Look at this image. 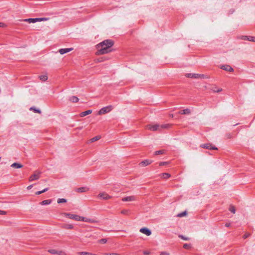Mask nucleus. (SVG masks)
<instances>
[{
    "label": "nucleus",
    "mask_w": 255,
    "mask_h": 255,
    "mask_svg": "<svg viewBox=\"0 0 255 255\" xmlns=\"http://www.w3.org/2000/svg\"><path fill=\"white\" fill-rule=\"evenodd\" d=\"M179 113L182 115L189 114L190 113V110L188 109H184L181 111Z\"/></svg>",
    "instance_id": "obj_25"
},
{
    "label": "nucleus",
    "mask_w": 255,
    "mask_h": 255,
    "mask_svg": "<svg viewBox=\"0 0 255 255\" xmlns=\"http://www.w3.org/2000/svg\"><path fill=\"white\" fill-rule=\"evenodd\" d=\"M179 238H180L181 239H183V240H185V241H188L189 240V238H188V237H185L182 235H180L179 236Z\"/></svg>",
    "instance_id": "obj_38"
},
{
    "label": "nucleus",
    "mask_w": 255,
    "mask_h": 255,
    "mask_svg": "<svg viewBox=\"0 0 255 255\" xmlns=\"http://www.w3.org/2000/svg\"><path fill=\"white\" fill-rule=\"evenodd\" d=\"M30 110H33V111L35 112V113H41V111L40 110H39V109H36L34 108H33V107H31L30 108Z\"/></svg>",
    "instance_id": "obj_34"
},
{
    "label": "nucleus",
    "mask_w": 255,
    "mask_h": 255,
    "mask_svg": "<svg viewBox=\"0 0 255 255\" xmlns=\"http://www.w3.org/2000/svg\"><path fill=\"white\" fill-rule=\"evenodd\" d=\"M32 187H33V185H30L28 186L27 188L28 190H30L32 188Z\"/></svg>",
    "instance_id": "obj_50"
},
{
    "label": "nucleus",
    "mask_w": 255,
    "mask_h": 255,
    "mask_svg": "<svg viewBox=\"0 0 255 255\" xmlns=\"http://www.w3.org/2000/svg\"><path fill=\"white\" fill-rule=\"evenodd\" d=\"M67 200L63 198H59L57 200V203L60 204L62 203H65L66 202Z\"/></svg>",
    "instance_id": "obj_31"
},
{
    "label": "nucleus",
    "mask_w": 255,
    "mask_h": 255,
    "mask_svg": "<svg viewBox=\"0 0 255 255\" xmlns=\"http://www.w3.org/2000/svg\"><path fill=\"white\" fill-rule=\"evenodd\" d=\"M139 231L147 236H149L151 234V231L146 228H142L140 229Z\"/></svg>",
    "instance_id": "obj_10"
},
{
    "label": "nucleus",
    "mask_w": 255,
    "mask_h": 255,
    "mask_svg": "<svg viewBox=\"0 0 255 255\" xmlns=\"http://www.w3.org/2000/svg\"><path fill=\"white\" fill-rule=\"evenodd\" d=\"M81 218H82L81 216H80L77 215L71 214L70 219H73V220L77 221H81Z\"/></svg>",
    "instance_id": "obj_15"
},
{
    "label": "nucleus",
    "mask_w": 255,
    "mask_h": 255,
    "mask_svg": "<svg viewBox=\"0 0 255 255\" xmlns=\"http://www.w3.org/2000/svg\"><path fill=\"white\" fill-rule=\"evenodd\" d=\"M184 248L185 249H189L191 247L190 244H185L183 246Z\"/></svg>",
    "instance_id": "obj_41"
},
{
    "label": "nucleus",
    "mask_w": 255,
    "mask_h": 255,
    "mask_svg": "<svg viewBox=\"0 0 255 255\" xmlns=\"http://www.w3.org/2000/svg\"><path fill=\"white\" fill-rule=\"evenodd\" d=\"M112 110V107L109 106L102 108L98 112L99 115H103L110 112Z\"/></svg>",
    "instance_id": "obj_4"
},
{
    "label": "nucleus",
    "mask_w": 255,
    "mask_h": 255,
    "mask_svg": "<svg viewBox=\"0 0 255 255\" xmlns=\"http://www.w3.org/2000/svg\"><path fill=\"white\" fill-rule=\"evenodd\" d=\"M160 255H169V254L167 252H163L161 253Z\"/></svg>",
    "instance_id": "obj_46"
},
{
    "label": "nucleus",
    "mask_w": 255,
    "mask_h": 255,
    "mask_svg": "<svg viewBox=\"0 0 255 255\" xmlns=\"http://www.w3.org/2000/svg\"><path fill=\"white\" fill-rule=\"evenodd\" d=\"M129 211L128 210H123L121 211V213L124 215H128Z\"/></svg>",
    "instance_id": "obj_32"
},
{
    "label": "nucleus",
    "mask_w": 255,
    "mask_h": 255,
    "mask_svg": "<svg viewBox=\"0 0 255 255\" xmlns=\"http://www.w3.org/2000/svg\"><path fill=\"white\" fill-rule=\"evenodd\" d=\"M98 196L104 200H107L112 198L111 196L109 195L108 194L105 192L100 193Z\"/></svg>",
    "instance_id": "obj_9"
},
{
    "label": "nucleus",
    "mask_w": 255,
    "mask_h": 255,
    "mask_svg": "<svg viewBox=\"0 0 255 255\" xmlns=\"http://www.w3.org/2000/svg\"><path fill=\"white\" fill-rule=\"evenodd\" d=\"M81 221L88 222V223H94L98 222L97 221H96L95 220H94L92 219H90V218H85L84 217H82Z\"/></svg>",
    "instance_id": "obj_12"
},
{
    "label": "nucleus",
    "mask_w": 255,
    "mask_h": 255,
    "mask_svg": "<svg viewBox=\"0 0 255 255\" xmlns=\"http://www.w3.org/2000/svg\"><path fill=\"white\" fill-rule=\"evenodd\" d=\"M63 215H64L65 217H68V218L70 219L71 214V213H63Z\"/></svg>",
    "instance_id": "obj_40"
},
{
    "label": "nucleus",
    "mask_w": 255,
    "mask_h": 255,
    "mask_svg": "<svg viewBox=\"0 0 255 255\" xmlns=\"http://www.w3.org/2000/svg\"><path fill=\"white\" fill-rule=\"evenodd\" d=\"M152 163V161L151 160H143L142 161H141L140 163V165L142 166H147L149 164H150V163Z\"/></svg>",
    "instance_id": "obj_18"
},
{
    "label": "nucleus",
    "mask_w": 255,
    "mask_h": 255,
    "mask_svg": "<svg viewBox=\"0 0 255 255\" xmlns=\"http://www.w3.org/2000/svg\"><path fill=\"white\" fill-rule=\"evenodd\" d=\"M92 112V111L91 110H87V111H86L85 112H82L81 114H80V117H85L88 115H89L90 114H91Z\"/></svg>",
    "instance_id": "obj_21"
},
{
    "label": "nucleus",
    "mask_w": 255,
    "mask_h": 255,
    "mask_svg": "<svg viewBox=\"0 0 255 255\" xmlns=\"http://www.w3.org/2000/svg\"><path fill=\"white\" fill-rule=\"evenodd\" d=\"M136 198L135 196H130L124 197L122 199V200L124 202H131L135 201Z\"/></svg>",
    "instance_id": "obj_8"
},
{
    "label": "nucleus",
    "mask_w": 255,
    "mask_h": 255,
    "mask_svg": "<svg viewBox=\"0 0 255 255\" xmlns=\"http://www.w3.org/2000/svg\"><path fill=\"white\" fill-rule=\"evenodd\" d=\"M48 252L53 255H65V254L64 252H63L62 251H57L54 249H50L48 251Z\"/></svg>",
    "instance_id": "obj_7"
},
{
    "label": "nucleus",
    "mask_w": 255,
    "mask_h": 255,
    "mask_svg": "<svg viewBox=\"0 0 255 255\" xmlns=\"http://www.w3.org/2000/svg\"><path fill=\"white\" fill-rule=\"evenodd\" d=\"M48 188H46L45 189H44L43 190H41V191H37L35 193V194L36 195H39V194H41L43 193H44L45 192H46L47 191H48Z\"/></svg>",
    "instance_id": "obj_28"
},
{
    "label": "nucleus",
    "mask_w": 255,
    "mask_h": 255,
    "mask_svg": "<svg viewBox=\"0 0 255 255\" xmlns=\"http://www.w3.org/2000/svg\"><path fill=\"white\" fill-rule=\"evenodd\" d=\"M225 226L226 227H229L231 226V224L229 223H227L225 224Z\"/></svg>",
    "instance_id": "obj_49"
},
{
    "label": "nucleus",
    "mask_w": 255,
    "mask_h": 255,
    "mask_svg": "<svg viewBox=\"0 0 255 255\" xmlns=\"http://www.w3.org/2000/svg\"><path fill=\"white\" fill-rule=\"evenodd\" d=\"M229 210H230V212H231L233 214H235L236 213L235 207L234 206H233V205H231L230 206Z\"/></svg>",
    "instance_id": "obj_29"
},
{
    "label": "nucleus",
    "mask_w": 255,
    "mask_h": 255,
    "mask_svg": "<svg viewBox=\"0 0 255 255\" xmlns=\"http://www.w3.org/2000/svg\"><path fill=\"white\" fill-rule=\"evenodd\" d=\"M73 50V48H61L59 50V52L61 54L63 55L64 54H65L66 53H68L69 52H70Z\"/></svg>",
    "instance_id": "obj_13"
},
{
    "label": "nucleus",
    "mask_w": 255,
    "mask_h": 255,
    "mask_svg": "<svg viewBox=\"0 0 255 255\" xmlns=\"http://www.w3.org/2000/svg\"><path fill=\"white\" fill-rule=\"evenodd\" d=\"M52 200L50 199L45 200L39 203L41 205H47L51 204Z\"/></svg>",
    "instance_id": "obj_20"
},
{
    "label": "nucleus",
    "mask_w": 255,
    "mask_h": 255,
    "mask_svg": "<svg viewBox=\"0 0 255 255\" xmlns=\"http://www.w3.org/2000/svg\"><path fill=\"white\" fill-rule=\"evenodd\" d=\"M149 253H149V252H148V251H144V252H143V254H144V255H149Z\"/></svg>",
    "instance_id": "obj_51"
},
{
    "label": "nucleus",
    "mask_w": 255,
    "mask_h": 255,
    "mask_svg": "<svg viewBox=\"0 0 255 255\" xmlns=\"http://www.w3.org/2000/svg\"><path fill=\"white\" fill-rule=\"evenodd\" d=\"M187 214V213L186 211H184V212H183L180 214H179L177 216L178 217H183L184 216H185Z\"/></svg>",
    "instance_id": "obj_36"
},
{
    "label": "nucleus",
    "mask_w": 255,
    "mask_h": 255,
    "mask_svg": "<svg viewBox=\"0 0 255 255\" xmlns=\"http://www.w3.org/2000/svg\"><path fill=\"white\" fill-rule=\"evenodd\" d=\"M5 26V24L4 23L0 22V27H3Z\"/></svg>",
    "instance_id": "obj_48"
},
{
    "label": "nucleus",
    "mask_w": 255,
    "mask_h": 255,
    "mask_svg": "<svg viewBox=\"0 0 255 255\" xmlns=\"http://www.w3.org/2000/svg\"><path fill=\"white\" fill-rule=\"evenodd\" d=\"M249 236H250V234H245V235H244L243 238H244V239H246V238H247L248 237H249Z\"/></svg>",
    "instance_id": "obj_47"
},
{
    "label": "nucleus",
    "mask_w": 255,
    "mask_h": 255,
    "mask_svg": "<svg viewBox=\"0 0 255 255\" xmlns=\"http://www.w3.org/2000/svg\"><path fill=\"white\" fill-rule=\"evenodd\" d=\"M167 163L166 162H161L159 163V165L160 166H163V165H166Z\"/></svg>",
    "instance_id": "obj_43"
},
{
    "label": "nucleus",
    "mask_w": 255,
    "mask_h": 255,
    "mask_svg": "<svg viewBox=\"0 0 255 255\" xmlns=\"http://www.w3.org/2000/svg\"><path fill=\"white\" fill-rule=\"evenodd\" d=\"M200 146L202 148L209 149H214V150L218 149V148L212 145V144L211 143L202 144L200 145Z\"/></svg>",
    "instance_id": "obj_6"
},
{
    "label": "nucleus",
    "mask_w": 255,
    "mask_h": 255,
    "mask_svg": "<svg viewBox=\"0 0 255 255\" xmlns=\"http://www.w3.org/2000/svg\"><path fill=\"white\" fill-rule=\"evenodd\" d=\"M100 138V136H95V137H93L92 138H91L90 139V141L91 142H94L95 141L99 140Z\"/></svg>",
    "instance_id": "obj_30"
},
{
    "label": "nucleus",
    "mask_w": 255,
    "mask_h": 255,
    "mask_svg": "<svg viewBox=\"0 0 255 255\" xmlns=\"http://www.w3.org/2000/svg\"><path fill=\"white\" fill-rule=\"evenodd\" d=\"M41 172L36 170L34 172L33 174H32L29 178V181L31 182L34 180H37L40 177Z\"/></svg>",
    "instance_id": "obj_3"
},
{
    "label": "nucleus",
    "mask_w": 255,
    "mask_h": 255,
    "mask_svg": "<svg viewBox=\"0 0 255 255\" xmlns=\"http://www.w3.org/2000/svg\"><path fill=\"white\" fill-rule=\"evenodd\" d=\"M6 212L4 211L0 210V215H5Z\"/></svg>",
    "instance_id": "obj_45"
},
{
    "label": "nucleus",
    "mask_w": 255,
    "mask_h": 255,
    "mask_svg": "<svg viewBox=\"0 0 255 255\" xmlns=\"http://www.w3.org/2000/svg\"><path fill=\"white\" fill-rule=\"evenodd\" d=\"M164 151L163 150H158L155 152V155H157L158 154H163L164 153Z\"/></svg>",
    "instance_id": "obj_35"
},
{
    "label": "nucleus",
    "mask_w": 255,
    "mask_h": 255,
    "mask_svg": "<svg viewBox=\"0 0 255 255\" xmlns=\"http://www.w3.org/2000/svg\"><path fill=\"white\" fill-rule=\"evenodd\" d=\"M103 255H111V254L105 253Z\"/></svg>",
    "instance_id": "obj_53"
},
{
    "label": "nucleus",
    "mask_w": 255,
    "mask_h": 255,
    "mask_svg": "<svg viewBox=\"0 0 255 255\" xmlns=\"http://www.w3.org/2000/svg\"><path fill=\"white\" fill-rule=\"evenodd\" d=\"M114 45V42L112 40L107 39L103 41L97 45L98 54H105L112 51L111 47Z\"/></svg>",
    "instance_id": "obj_1"
},
{
    "label": "nucleus",
    "mask_w": 255,
    "mask_h": 255,
    "mask_svg": "<svg viewBox=\"0 0 255 255\" xmlns=\"http://www.w3.org/2000/svg\"><path fill=\"white\" fill-rule=\"evenodd\" d=\"M111 255H120L117 253H111Z\"/></svg>",
    "instance_id": "obj_52"
},
{
    "label": "nucleus",
    "mask_w": 255,
    "mask_h": 255,
    "mask_svg": "<svg viewBox=\"0 0 255 255\" xmlns=\"http://www.w3.org/2000/svg\"><path fill=\"white\" fill-rule=\"evenodd\" d=\"M78 254L79 255H96L95 254H92V253H90L89 252H79Z\"/></svg>",
    "instance_id": "obj_27"
},
{
    "label": "nucleus",
    "mask_w": 255,
    "mask_h": 255,
    "mask_svg": "<svg viewBox=\"0 0 255 255\" xmlns=\"http://www.w3.org/2000/svg\"><path fill=\"white\" fill-rule=\"evenodd\" d=\"M89 188L86 187H82L77 188L76 191L79 193L86 192L89 190Z\"/></svg>",
    "instance_id": "obj_16"
},
{
    "label": "nucleus",
    "mask_w": 255,
    "mask_h": 255,
    "mask_svg": "<svg viewBox=\"0 0 255 255\" xmlns=\"http://www.w3.org/2000/svg\"><path fill=\"white\" fill-rule=\"evenodd\" d=\"M49 19V18L46 17H42V18H37V21H47Z\"/></svg>",
    "instance_id": "obj_33"
},
{
    "label": "nucleus",
    "mask_w": 255,
    "mask_h": 255,
    "mask_svg": "<svg viewBox=\"0 0 255 255\" xmlns=\"http://www.w3.org/2000/svg\"><path fill=\"white\" fill-rule=\"evenodd\" d=\"M159 127L160 130L161 131L162 129H168L172 127V125L170 124H162L159 125Z\"/></svg>",
    "instance_id": "obj_14"
},
{
    "label": "nucleus",
    "mask_w": 255,
    "mask_h": 255,
    "mask_svg": "<svg viewBox=\"0 0 255 255\" xmlns=\"http://www.w3.org/2000/svg\"><path fill=\"white\" fill-rule=\"evenodd\" d=\"M23 21H26V22H28L29 23H35L36 22H38L37 21V18H28V19H23Z\"/></svg>",
    "instance_id": "obj_19"
},
{
    "label": "nucleus",
    "mask_w": 255,
    "mask_h": 255,
    "mask_svg": "<svg viewBox=\"0 0 255 255\" xmlns=\"http://www.w3.org/2000/svg\"><path fill=\"white\" fill-rule=\"evenodd\" d=\"M69 101L73 103H77L79 101V99L76 96H72L69 98Z\"/></svg>",
    "instance_id": "obj_24"
},
{
    "label": "nucleus",
    "mask_w": 255,
    "mask_h": 255,
    "mask_svg": "<svg viewBox=\"0 0 255 255\" xmlns=\"http://www.w3.org/2000/svg\"><path fill=\"white\" fill-rule=\"evenodd\" d=\"M186 76L188 78L198 79H208L209 77L207 75L195 74V73H188L186 75Z\"/></svg>",
    "instance_id": "obj_2"
},
{
    "label": "nucleus",
    "mask_w": 255,
    "mask_h": 255,
    "mask_svg": "<svg viewBox=\"0 0 255 255\" xmlns=\"http://www.w3.org/2000/svg\"><path fill=\"white\" fill-rule=\"evenodd\" d=\"M39 79L42 81H45L47 80V76L46 75H41L39 76Z\"/></svg>",
    "instance_id": "obj_26"
},
{
    "label": "nucleus",
    "mask_w": 255,
    "mask_h": 255,
    "mask_svg": "<svg viewBox=\"0 0 255 255\" xmlns=\"http://www.w3.org/2000/svg\"><path fill=\"white\" fill-rule=\"evenodd\" d=\"M222 91V89H218V90H215V89L213 90V91L214 92H217V93H219V92H221Z\"/></svg>",
    "instance_id": "obj_44"
},
{
    "label": "nucleus",
    "mask_w": 255,
    "mask_h": 255,
    "mask_svg": "<svg viewBox=\"0 0 255 255\" xmlns=\"http://www.w3.org/2000/svg\"><path fill=\"white\" fill-rule=\"evenodd\" d=\"M146 128L151 131H160L159 124L148 125Z\"/></svg>",
    "instance_id": "obj_5"
},
{
    "label": "nucleus",
    "mask_w": 255,
    "mask_h": 255,
    "mask_svg": "<svg viewBox=\"0 0 255 255\" xmlns=\"http://www.w3.org/2000/svg\"><path fill=\"white\" fill-rule=\"evenodd\" d=\"M248 38H249V36H242L241 37V39H243V40H248Z\"/></svg>",
    "instance_id": "obj_42"
},
{
    "label": "nucleus",
    "mask_w": 255,
    "mask_h": 255,
    "mask_svg": "<svg viewBox=\"0 0 255 255\" xmlns=\"http://www.w3.org/2000/svg\"><path fill=\"white\" fill-rule=\"evenodd\" d=\"M10 167L14 168H20L23 167V165L19 163L14 162L10 165Z\"/></svg>",
    "instance_id": "obj_17"
},
{
    "label": "nucleus",
    "mask_w": 255,
    "mask_h": 255,
    "mask_svg": "<svg viewBox=\"0 0 255 255\" xmlns=\"http://www.w3.org/2000/svg\"><path fill=\"white\" fill-rule=\"evenodd\" d=\"M220 68L226 71L233 72L234 69L228 65H224L220 66Z\"/></svg>",
    "instance_id": "obj_11"
},
{
    "label": "nucleus",
    "mask_w": 255,
    "mask_h": 255,
    "mask_svg": "<svg viewBox=\"0 0 255 255\" xmlns=\"http://www.w3.org/2000/svg\"><path fill=\"white\" fill-rule=\"evenodd\" d=\"M248 39V41L255 42V37L249 36V38Z\"/></svg>",
    "instance_id": "obj_37"
},
{
    "label": "nucleus",
    "mask_w": 255,
    "mask_h": 255,
    "mask_svg": "<svg viewBox=\"0 0 255 255\" xmlns=\"http://www.w3.org/2000/svg\"><path fill=\"white\" fill-rule=\"evenodd\" d=\"M160 176H161V178H162L163 179H167L169 178V177H170L171 175L168 173H163L161 174L160 175Z\"/></svg>",
    "instance_id": "obj_23"
},
{
    "label": "nucleus",
    "mask_w": 255,
    "mask_h": 255,
    "mask_svg": "<svg viewBox=\"0 0 255 255\" xmlns=\"http://www.w3.org/2000/svg\"><path fill=\"white\" fill-rule=\"evenodd\" d=\"M62 228L65 229H72L74 226L71 224H64L62 226Z\"/></svg>",
    "instance_id": "obj_22"
},
{
    "label": "nucleus",
    "mask_w": 255,
    "mask_h": 255,
    "mask_svg": "<svg viewBox=\"0 0 255 255\" xmlns=\"http://www.w3.org/2000/svg\"><path fill=\"white\" fill-rule=\"evenodd\" d=\"M107 240L106 239H102L99 240V242L102 244H105L107 242Z\"/></svg>",
    "instance_id": "obj_39"
}]
</instances>
